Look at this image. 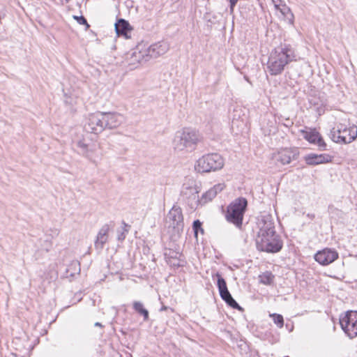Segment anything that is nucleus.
<instances>
[{
  "mask_svg": "<svg viewBox=\"0 0 357 357\" xmlns=\"http://www.w3.org/2000/svg\"><path fill=\"white\" fill-rule=\"evenodd\" d=\"M296 60L294 51L288 46H280L273 50L268 56L267 69L271 75L280 74L284 67Z\"/></svg>",
  "mask_w": 357,
  "mask_h": 357,
  "instance_id": "f257e3e1",
  "label": "nucleus"
},
{
  "mask_svg": "<svg viewBox=\"0 0 357 357\" xmlns=\"http://www.w3.org/2000/svg\"><path fill=\"white\" fill-rule=\"evenodd\" d=\"M259 278L261 283L266 285H270L273 282L274 275L272 273L266 271L261 274L259 276Z\"/></svg>",
  "mask_w": 357,
  "mask_h": 357,
  "instance_id": "bb28decb",
  "label": "nucleus"
},
{
  "mask_svg": "<svg viewBox=\"0 0 357 357\" xmlns=\"http://www.w3.org/2000/svg\"><path fill=\"white\" fill-rule=\"evenodd\" d=\"M303 137L307 140L310 143L314 144L319 147L321 151L326 149V144L321 135L315 130H310V131L301 130Z\"/></svg>",
  "mask_w": 357,
  "mask_h": 357,
  "instance_id": "dca6fc26",
  "label": "nucleus"
},
{
  "mask_svg": "<svg viewBox=\"0 0 357 357\" xmlns=\"http://www.w3.org/2000/svg\"><path fill=\"white\" fill-rule=\"evenodd\" d=\"M102 112H96L89 114L84 126L86 132L99 134L105 130Z\"/></svg>",
  "mask_w": 357,
  "mask_h": 357,
  "instance_id": "9d476101",
  "label": "nucleus"
},
{
  "mask_svg": "<svg viewBox=\"0 0 357 357\" xmlns=\"http://www.w3.org/2000/svg\"><path fill=\"white\" fill-rule=\"evenodd\" d=\"M270 317L273 318V322L278 328H281L283 327L284 319L281 314L273 313L271 314Z\"/></svg>",
  "mask_w": 357,
  "mask_h": 357,
  "instance_id": "c85d7f7f",
  "label": "nucleus"
},
{
  "mask_svg": "<svg viewBox=\"0 0 357 357\" xmlns=\"http://www.w3.org/2000/svg\"><path fill=\"white\" fill-rule=\"evenodd\" d=\"M123 227L121 231H118L117 238L119 241H123L126 238V234L128 233V228L130 226L125 222L122 223Z\"/></svg>",
  "mask_w": 357,
  "mask_h": 357,
  "instance_id": "cd10ccee",
  "label": "nucleus"
},
{
  "mask_svg": "<svg viewBox=\"0 0 357 357\" xmlns=\"http://www.w3.org/2000/svg\"><path fill=\"white\" fill-rule=\"evenodd\" d=\"M133 308L137 312L144 317V321L149 319V311L144 307L142 303L140 301H135L133 303Z\"/></svg>",
  "mask_w": 357,
  "mask_h": 357,
  "instance_id": "a878e982",
  "label": "nucleus"
},
{
  "mask_svg": "<svg viewBox=\"0 0 357 357\" xmlns=\"http://www.w3.org/2000/svg\"><path fill=\"white\" fill-rule=\"evenodd\" d=\"M225 164L224 158L219 153L206 154L199 158L195 168L199 172H211L221 169Z\"/></svg>",
  "mask_w": 357,
  "mask_h": 357,
  "instance_id": "39448f33",
  "label": "nucleus"
},
{
  "mask_svg": "<svg viewBox=\"0 0 357 357\" xmlns=\"http://www.w3.org/2000/svg\"><path fill=\"white\" fill-rule=\"evenodd\" d=\"M74 19H75L77 20V22L79 24H82V25H86V28H89V24L87 23V21L86 20V18L81 15V16H73Z\"/></svg>",
  "mask_w": 357,
  "mask_h": 357,
  "instance_id": "2f4dec72",
  "label": "nucleus"
},
{
  "mask_svg": "<svg viewBox=\"0 0 357 357\" xmlns=\"http://www.w3.org/2000/svg\"><path fill=\"white\" fill-rule=\"evenodd\" d=\"M259 232L257 237H261L264 236H268V234H273L275 232L274 222H273L271 215L262 216L261 219L259 221Z\"/></svg>",
  "mask_w": 357,
  "mask_h": 357,
  "instance_id": "f3484780",
  "label": "nucleus"
},
{
  "mask_svg": "<svg viewBox=\"0 0 357 357\" xmlns=\"http://www.w3.org/2000/svg\"><path fill=\"white\" fill-rule=\"evenodd\" d=\"M149 59V56L147 55L146 49H143L142 45H138L130 54V57L128 59V62L129 65L135 66L142 61H146Z\"/></svg>",
  "mask_w": 357,
  "mask_h": 357,
  "instance_id": "a211bd4d",
  "label": "nucleus"
},
{
  "mask_svg": "<svg viewBox=\"0 0 357 357\" xmlns=\"http://www.w3.org/2000/svg\"><path fill=\"white\" fill-rule=\"evenodd\" d=\"M168 50V45L166 43H159L151 45L146 48L147 55L150 58H155L165 54Z\"/></svg>",
  "mask_w": 357,
  "mask_h": 357,
  "instance_id": "5701e85b",
  "label": "nucleus"
},
{
  "mask_svg": "<svg viewBox=\"0 0 357 357\" xmlns=\"http://www.w3.org/2000/svg\"><path fill=\"white\" fill-rule=\"evenodd\" d=\"M339 257L338 252L332 248H324L314 255V259L319 264L327 266L335 261Z\"/></svg>",
  "mask_w": 357,
  "mask_h": 357,
  "instance_id": "4468645a",
  "label": "nucleus"
},
{
  "mask_svg": "<svg viewBox=\"0 0 357 357\" xmlns=\"http://www.w3.org/2000/svg\"><path fill=\"white\" fill-rule=\"evenodd\" d=\"M330 137L336 143H351L357 137V126L349 123H340L331 130Z\"/></svg>",
  "mask_w": 357,
  "mask_h": 357,
  "instance_id": "20e7f679",
  "label": "nucleus"
},
{
  "mask_svg": "<svg viewBox=\"0 0 357 357\" xmlns=\"http://www.w3.org/2000/svg\"><path fill=\"white\" fill-rule=\"evenodd\" d=\"M169 307L165 306V305H162V307L160 308V311H164V310H167Z\"/></svg>",
  "mask_w": 357,
  "mask_h": 357,
  "instance_id": "f704fd0d",
  "label": "nucleus"
},
{
  "mask_svg": "<svg viewBox=\"0 0 357 357\" xmlns=\"http://www.w3.org/2000/svg\"><path fill=\"white\" fill-rule=\"evenodd\" d=\"M272 1L274 3L275 9H279V6L280 5L278 3V2L280 1V0H272Z\"/></svg>",
  "mask_w": 357,
  "mask_h": 357,
  "instance_id": "72a5a7b5",
  "label": "nucleus"
},
{
  "mask_svg": "<svg viewBox=\"0 0 357 357\" xmlns=\"http://www.w3.org/2000/svg\"><path fill=\"white\" fill-rule=\"evenodd\" d=\"M178 252L169 250V253L165 254L167 263L172 267L178 268L183 266L184 261L180 259Z\"/></svg>",
  "mask_w": 357,
  "mask_h": 357,
  "instance_id": "b1692460",
  "label": "nucleus"
},
{
  "mask_svg": "<svg viewBox=\"0 0 357 357\" xmlns=\"http://www.w3.org/2000/svg\"><path fill=\"white\" fill-rule=\"evenodd\" d=\"M277 10H279L284 17H287L291 24L294 23V14L292 13L290 8L286 4H283L281 6H280L279 9Z\"/></svg>",
  "mask_w": 357,
  "mask_h": 357,
  "instance_id": "393cba45",
  "label": "nucleus"
},
{
  "mask_svg": "<svg viewBox=\"0 0 357 357\" xmlns=\"http://www.w3.org/2000/svg\"><path fill=\"white\" fill-rule=\"evenodd\" d=\"M298 150L296 148L281 149L273 155V158L276 162L284 165L289 164L298 157Z\"/></svg>",
  "mask_w": 357,
  "mask_h": 357,
  "instance_id": "f8f14e48",
  "label": "nucleus"
},
{
  "mask_svg": "<svg viewBox=\"0 0 357 357\" xmlns=\"http://www.w3.org/2000/svg\"><path fill=\"white\" fill-rule=\"evenodd\" d=\"M287 122H286V123L284 124L286 126H289V125L292 124V123L289 119H287Z\"/></svg>",
  "mask_w": 357,
  "mask_h": 357,
  "instance_id": "e433bc0d",
  "label": "nucleus"
},
{
  "mask_svg": "<svg viewBox=\"0 0 357 357\" xmlns=\"http://www.w3.org/2000/svg\"><path fill=\"white\" fill-rule=\"evenodd\" d=\"M114 26L116 33L119 36H122L126 39L131 38L132 28L128 21L120 19L115 23Z\"/></svg>",
  "mask_w": 357,
  "mask_h": 357,
  "instance_id": "412c9836",
  "label": "nucleus"
},
{
  "mask_svg": "<svg viewBox=\"0 0 357 357\" xmlns=\"http://www.w3.org/2000/svg\"><path fill=\"white\" fill-rule=\"evenodd\" d=\"M52 242L50 240L46 239V240H44L43 244L41 245V249L46 252H48L52 248Z\"/></svg>",
  "mask_w": 357,
  "mask_h": 357,
  "instance_id": "7c9ffc66",
  "label": "nucleus"
},
{
  "mask_svg": "<svg viewBox=\"0 0 357 357\" xmlns=\"http://www.w3.org/2000/svg\"><path fill=\"white\" fill-rule=\"evenodd\" d=\"M256 245L259 250L271 253L278 252L282 248V242L276 232L268 234L267 236L257 237Z\"/></svg>",
  "mask_w": 357,
  "mask_h": 357,
  "instance_id": "0eeeda50",
  "label": "nucleus"
},
{
  "mask_svg": "<svg viewBox=\"0 0 357 357\" xmlns=\"http://www.w3.org/2000/svg\"><path fill=\"white\" fill-rule=\"evenodd\" d=\"M305 160L309 165H317L331 162L332 160V157L326 153L319 155L310 153L305 157Z\"/></svg>",
  "mask_w": 357,
  "mask_h": 357,
  "instance_id": "aec40b11",
  "label": "nucleus"
},
{
  "mask_svg": "<svg viewBox=\"0 0 357 357\" xmlns=\"http://www.w3.org/2000/svg\"><path fill=\"white\" fill-rule=\"evenodd\" d=\"M287 122H286V123L284 124L286 126H289V125L292 124V123L289 119H287Z\"/></svg>",
  "mask_w": 357,
  "mask_h": 357,
  "instance_id": "c9c22d12",
  "label": "nucleus"
},
{
  "mask_svg": "<svg viewBox=\"0 0 357 357\" xmlns=\"http://www.w3.org/2000/svg\"><path fill=\"white\" fill-rule=\"evenodd\" d=\"M105 129L119 127L124 121V117L116 112H102Z\"/></svg>",
  "mask_w": 357,
  "mask_h": 357,
  "instance_id": "2eb2a0df",
  "label": "nucleus"
},
{
  "mask_svg": "<svg viewBox=\"0 0 357 357\" xmlns=\"http://www.w3.org/2000/svg\"><path fill=\"white\" fill-rule=\"evenodd\" d=\"M225 188L224 183H218L204 192L200 198V205L202 206L208 202L212 201L218 193L222 192Z\"/></svg>",
  "mask_w": 357,
  "mask_h": 357,
  "instance_id": "6ab92c4d",
  "label": "nucleus"
},
{
  "mask_svg": "<svg viewBox=\"0 0 357 357\" xmlns=\"http://www.w3.org/2000/svg\"><path fill=\"white\" fill-rule=\"evenodd\" d=\"M78 153L89 159L93 164L97 165L102 157L100 146L94 142H86L85 139L78 140L76 143Z\"/></svg>",
  "mask_w": 357,
  "mask_h": 357,
  "instance_id": "423d86ee",
  "label": "nucleus"
},
{
  "mask_svg": "<svg viewBox=\"0 0 357 357\" xmlns=\"http://www.w3.org/2000/svg\"><path fill=\"white\" fill-rule=\"evenodd\" d=\"M213 278H217V286L219 290L221 298L225 303L234 309H237L243 311V308L238 304V303L233 298L230 292L228 290L225 280L222 277L219 273H216Z\"/></svg>",
  "mask_w": 357,
  "mask_h": 357,
  "instance_id": "1a4fd4ad",
  "label": "nucleus"
},
{
  "mask_svg": "<svg viewBox=\"0 0 357 357\" xmlns=\"http://www.w3.org/2000/svg\"><path fill=\"white\" fill-rule=\"evenodd\" d=\"M247 206L248 202L245 198L238 197L234 199L227 208L225 214L227 221L241 228Z\"/></svg>",
  "mask_w": 357,
  "mask_h": 357,
  "instance_id": "7ed1b4c3",
  "label": "nucleus"
},
{
  "mask_svg": "<svg viewBox=\"0 0 357 357\" xmlns=\"http://www.w3.org/2000/svg\"><path fill=\"white\" fill-rule=\"evenodd\" d=\"M70 0H61L62 3H68Z\"/></svg>",
  "mask_w": 357,
  "mask_h": 357,
  "instance_id": "4c0bfd02",
  "label": "nucleus"
},
{
  "mask_svg": "<svg viewBox=\"0 0 357 357\" xmlns=\"http://www.w3.org/2000/svg\"><path fill=\"white\" fill-rule=\"evenodd\" d=\"M166 220L169 227L178 230L182 229L183 226V216L181 207L174 205L169 211Z\"/></svg>",
  "mask_w": 357,
  "mask_h": 357,
  "instance_id": "ddd939ff",
  "label": "nucleus"
},
{
  "mask_svg": "<svg viewBox=\"0 0 357 357\" xmlns=\"http://www.w3.org/2000/svg\"><path fill=\"white\" fill-rule=\"evenodd\" d=\"M95 326H100L101 327L102 324L100 323H99V322H96V323H95Z\"/></svg>",
  "mask_w": 357,
  "mask_h": 357,
  "instance_id": "58836bf2",
  "label": "nucleus"
},
{
  "mask_svg": "<svg viewBox=\"0 0 357 357\" xmlns=\"http://www.w3.org/2000/svg\"><path fill=\"white\" fill-rule=\"evenodd\" d=\"M199 192V188L194 182L184 183L181 190L182 196L188 200L191 208H197L200 205Z\"/></svg>",
  "mask_w": 357,
  "mask_h": 357,
  "instance_id": "9b49d317",
  "label": "nucleus"
},
{
  "mask_svg": "<svg viewBox=\"0 0 357 357\" xmlns=\"http://www.w3.org/2000/svg\"><path fill=\"white\" fill-rule=\"evenodd\" d=\"M200 133L192 128H183L175 133L172 145L176 151L192 152L202 141Z\"/></svg>",
  "mask_w": 357,
  "mask_h": 357,
  "instance_id": "f03ea898",
  "label": "nucleus"
},
{
  "mask_svg": "<svg viewBox=\"0 0 357 357\" xmlns=\"http://www.w3.org/2000/svg\"><path fill=\"white\" fill-rule=\"evenodd\" d=\"M192 227L196 238H197L199 231H200L202 234L204 233V229L202 228V222L199 220L194 221Z\"/></svg>",
  "mask_w": 357,
  "mask_h": 357,
  "instance_id": "c756f323",
  "label": "nucleus"
},
{
  "mask_svg": "<svg viewBox=\"0 0 357 357\" xmlns=\"http://www.w3.org/2000/svg\"><path fill=\"white\" fill-rule=\"evenodd\" d=\"M229 10L230 13L234 12V7L236 6L238 0H229Z\"/></svg>",
  "mask_w": 357,
  "mask_h": 357,
  "instance_id": "473e14b6",
  "label": "nucleus"
},
{
  "mask_svg": "<svg viewBox=\"0 0 357 357\" xmlns=\"http://www.w3.org/2000/svg\"><path fill=\"white\" fill-rule=\"evenodd\" d=\"M109 227L108 225H104L99 230L96 239L95 241V248L96 250H102L105 244L108 240V232Z\"/></svg>",
  "mask_w": 357,
  "mask_h": 357,
  "instance_id": "4be33fe9",
  "label": "nucleus"
},
{
  "mask_svg": "<svg viewBox=\"0 0 357 357\" xmlns=\"http://www.w3.org/2000/svg\"><path fill=\"white\" fill-rule=\"evenodd\" d=\"M340 324L344 332L351 339L357 336V312L349 311L340 319Z\"/></svg>",
  "mask_w": 357,
  "mask_h": 357,
  "instance_id": "6e6552de",
  "label": "nucleus"
}]
</instances>
